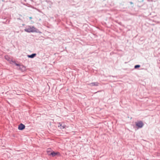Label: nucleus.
<instances>
[{"label": "nucleus", "instance_id": "1", "mask_svg": "<svg viewBox=\"0 0 160 160\" xmlns=\"http://www.w3.org/2000/svg\"><path fill=\"white\" fill-rule=\"evenodd\" d=\"M24 30L28 32H37V29L33 26H28Z\"/></svg>", "mask_w": 160, "mask_h": 160}, {"label": "nucleus", "instance_id": "2", "mask_svg": "<svg viewBox=\"0 0 160 160\" xmlns=\"http://www.w3.org/2000/svg\"><path fill=\"white\" fill-rule=\"evenodd\" d=\"M136 125L138 128H141L142 127L143 125V124L142 121H139L137 122H135Z\"/></svg>", "mask_w": 160, "mask_h": 160}, {"label": "nucleus", "instance_id": "3", "mask_svg": "<svg viewBox=\"0 0 160 160\" xmlns=\"http://www.w3.org/2000/svg\"><path fill=\"white\" fill-rule=\"evenodd\" d=\"M50 155H51L52 157H55L56 155H60V153L58 152H55L54 151H52L51 152Z\"/></svg>", "mask_w": 160, "mask_h": 160}, {"label": "nucleus", "instance_id": "4", "mask_svg": "<svg viewBox=\"0 0 160 160\" xmlns=\"http://www.w3.org/2000/svg\"><path fill=\"white\" fill-rule=\"evenodd\" d=\"M25 128V126L23 124L21 123L19 126L18 127V129L19 130H22Z\"/></svg>", "mask_w": 160, "mask_h": 160}, {"label": "nucleus", "instance_id": "5", "mask_svg": "<svg viewBox=\"0 0 160 160\" xmlns=\"http://www.w3.org/2000/svg\"><path fill=\"white\" fill-rule=\"evenodd\" d=\"M58 124V127L61 129H64L66 127V125L62 123H59Z\"/></svg>", "mask_w": 160, "mask_h": 160}, {"label": "nucleus", "instance_id": "6", "mask_svg": "<svg viewBox=\"0 0 160 160\" xmlns=\"http://www.w3.org/2000/svg\"><path fill=\"white\" fill-rule=\"evenodd\" d=\"M36 56V54L35 53L32 54L31 55H29L28 56V57L29 58H32Z\"/></svg>", "mask_w": 160, "mask_h": 160}, {"label": "nucleus", "instance_id": "7", "mask_svg": "<svg viewBox=\"0 0 160 160\" xmlns=\"http://www.w3.org/2000/svg\"><path fill=\"white\" fill-rule=\"evenodd\" d=\"M90 85L91 86H98V82H93L90 84Z\"/></svg>", "mask_w": 160, "mask_h": 160}, {"label": "nucleus", "instance_id": "8", "mask_svg": "<svg viewBox=\"0 0 160 160\" xmlns=\"http://www.w3.org/2000/svg\"><path fill=\"white\" fill-rule=\"evenodd\" d=\"M5 58L8 61H9L10 62V63H11V62L12 61H10V58L8 57V56H5Z\"/></svg>", "mask_w": 160, "mask_h": 160}, {"label": "nucleus", "instance_id": "9", "mask_svg": "<svg viewBox=\"0 0 160 160\" xmlns=\"http://www.w3.org/2000/svg\"><path fill=\"white\" fill-rule=\"evenodd\" d=\"M140 66L139 65H136L135 66V68H138L140 67Z\"/></svg>", "mask_w": 160, "mask_h": 160}, {"label": "nucleus", "instance_id": "10", "mask_svg": "<svg viewBox=\"0 0 160 160\" xmlns=\"http://www.w3.org/2000/svg\"><path fill=\"white\" fill-rule=\"evenodd\" d=\"M16 65H17V66H19V64H17V63H16Z\"/></svg>", "mask_w": 160, "mask_h": 160}, {"label": "nucleus", "instance_id": "11", "mask_svg": "<svg viewBox=\"0 0 160 160\" xmlns=\"http://www.w3.org/2000/svg\"><path fill=\"white\" fill-rule=\"evenodd\" d=\"M49 150H50L49 149H48V150L47 151V152H49V151H50Z\"/></svg>", "mask_w": 160, "mask_h": 160}, {"label": "nucleus", "instance_id": "12", "mask_svg": "<svg viewBox=\"0 0 160 160\" xmlns=\"http://www.w3.org/2000/svg\"><path fill=\"white\" fill-rule=\"evenodd\" d=\"M29 18L30 19H32V17H30Z\"/></svg>", "mask_w": 160, "mask_h": 160}]
</instances>
